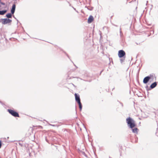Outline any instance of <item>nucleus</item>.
Instances as JSON below:
<instances>
[{"mask_svg":"<svg viewBox=\"0 0 158 158\" xmlns=\"http://www.w3.org/2000/svg\"><path fill=\"white\" fill-rule=\"evenodd\" d=\"M118 55L119 58L126 57V53L123 50H121L118 51Z\"/></svg>","mask_w":158,"mask_h":158,"instance_id":"obj_4","label":"nucleus"},{"mask_svg":"<svg viewBox=\"0 0 158 158\" xmlns=\"http://www.w3.org/2000/svg\"><path fill=\"white\" fill-rule=\"evenodd\" d=\"M7 111L10 114L13 116L15 117H19V116L18 113L17 112L15 111L14 110L10 109H7Z\"/></svg>","mask_w":158,"mask_h":158,"instance_id":"obj_2","label":"nucleus"},{"mask_svg":"<svg viewBox=\"0 0 158 158\" xmlns=\"http://www.w3.org/2000/svg\"><path fill=\"white\" fill-rule=\"evenodd\" d=\"M7 11L6 10H0V15H4Z\"/></svg>","mask_w":158,"mask_h":158,"instance_id":"obj_11","label":"nucleus"},{"mask_svg":"<svg viewBox=\"0 0 158 158\" xmlns=\"http://www.w3.org/2000/svg\"><path fill=\"white\" fill-rule=\"evenodd\" d=\"M132 131L134 133L137 134L139 131V129L136 127L135 128H131Z\"/></svg>","mask_w":158,"mask_h":158,"instance_id":"obj_10","label":"nucleus"},{"mask_svg":"<svg viewBox=\"0 0 158 158\" xmlns=\"http://www.w3.org/2000/svg\"><path fill=\"white\" fill-rule=\"evenodd\" d=\"M2 145V141L1 140H0V148H1Z\"/></svg>","mask_w":158,"mask_h":158,"instance_id":"obj_20","label":"nucleus"},{"mask_svg":"<svg viewBox=\"0 0 158 158\" xmlns=\"http://www.w3.org/2000/svg\"><path fill=\"white\" fill-rule=\"evenodd\" d=\"M145 88H146V89L147 91H148V90H150L151 89L150 88V87H148V85H147L145 87Z\"/></svg>","mask_w":158,"mask_h":158,"instance_id":"obj_15","label":"nucleus"},{"mask_svg":"<svg viewBox=\"0 0 158 158\" xmlns=\"http://www.w3.org/2000/svg\"><path fill=\"white\" fill-rule=\"evenodd\" d=\"M120 36H121V35H122V32L121 31V28H120Z\"/></svg>","mask_w":158,"mask_h":158,"instance_id":"obj_19","label":"nucleus"},{"mask_svg":"<svg viewBox=\"0 0 158 158\" xmlns=\"http://www.w3.org/2000/svg\"><path fill=\"white\" fill-rule=\"evenodd\" d=\"M151 79L152 80L154 79L153 75L152 74H151L149 76L145 77L143 79V82L145 84H146Z\"/></svg>","mask_w":158,"mask_h":158,"instance_id":"obj_3","label":"nucleus"},{"mask_svg":"<svg viewBox=\"0 0 158 158\" xmlns=\"http://www.w3.org/2000/svg\"><path fill=\"white\" fill-rule=\"evenodd\" d=\"M12 14L11 13H8L6 15V16L7 18V19L11 18L12 16Z\"/></svg>","mask_w":158,"mask_h":158,"instance_id":"obj_12","label":"nucleus"},{"mask_svg":"<svg viewBox=\"0 0 158 158\" xmlns=\"http://www.w3.org/2000/svg\"><path fill=\"white\" fill-rule=\"evenodd\" d=\"M121 106H123V103H121Z\"/></svg>","mask_w":158,"mask_h":158,"instance_id":"obj_26","label":"nucleus"},{"mask_svg":"<svg viewBox=\"0 0 158 158\" xmlns=\"http://www.w3.org/2000/svg\"><path fill=\"white\" fill-rule=\"evenodd\" d=\"M73 9L77 13H78V12L77 10H76V9L75 8H74V7H73Z\"/></svg>","mask_w":158,"mask_h":158,"instance_id":"obj_22","label":"nucleus"},{"mask_svg":"<svg viewBox=\"0 0 158 158\" xmlns=\"http://www.w3.org/2000/svg\"><path fill=\"white\" fill-rule=\"evenodd\" d=\"M0 3L1 4V5H5V3L4 2H1V1H0Z\"/></svg>","mask_w":158,"mask_h":158,"instance_id":"obj_16","label":"nucleus"},{"mask_svg":"<svg viewBox=\"0 0 158 158\" xmlns=\"http://www.w3.org/2000/svg\"><path fill=\"white\" fill-rule=\"evenodd\" d=\"M137 142V139L135 140V142Z\"/></svg>","mask_w":158,"mask_h":158,"instance_id":"obj_29","label":"nucleus"},{"mask_svg":"<svg viewBox=\"0 0 158 158\" xmlns=\"http://www.w3.org/2000/svg\"><path fill=\"white\" fill-rule=\"evenodd\" d=\"M48 125H50V126H53V127H55V126H56V125H53V124H51L50 123H49L48 124Z\"/></svg>","mask_w":158,"mask_h":158,"instance_id":"obj_18","label":"nucleus"},{"mask_svg":"<svg viewBox=\"0 0 158 158\" xmlns=\"http://www.w3.org/2000/svg\"><path fill=\"white\" fill-rule=\"evenodd\" d=\"M103 70H102L101 72H100V74L102 72Z\"/></svg>","mask_w":158,"mask_h":158,"instance_id":"obj_30","label":"nucleus"},{"mask_svg":"<svg viewBox=\"0 0 158 158\" xmlns=\"http://www.w3.org/2000/svg\"><path fill=\"white\" fill-rule=\"evenodd\" d=\"M122 59H120V61L121 64H122L123 62H124L125 60V57H123L122 58Z\"/></svg>","mask_w":158,"mask_h":158,"instance_id":"obj_14","label":"nucleus"},{"mask_svg":"<svg viewBox=\"0 0 158 158\" xmlns=\"http://www.w3.org/2000/svg\"><path fill=\"white\" fill-rule=\"evenodd\" d=\"M1 4L0 3V10H1L2 9V8L1 7Z\"/></svg>","mask_w":158,"mask_h":158,"instance_id":"obj_23","label":"nucleus"},{"mask_svg":"<svg viewBox=\"0 0 158 158\" xmlns=\"http://www.w3.org/2000/svg\"><path fill=\"white\" fill-rule=\"evenodd\" d=\"M1 20L2 21V23L3 24H6L12 22L11 19L7 18L1 19Z\"/></svg>","mask_w":158,"mask_h":158,"instance_id":"obj_5","label":"nucleus"},{"mask_svg":"<svg viewBox=\"0 0 158 158\" xmlns=\"http://www.w3.org/2000/svg\"><path fill=\"white\" fill-rule=\"evenodd\" d=\"M46 140L47 142H48V140L46 138Z\"/></svg>","mask_w":158,"mask_h":158,"instance_id":"obj_27","label":"nucleus"},{"mask_svg":"<svg viewBox=\"0 0 158 158\" xmlns=\"http://www.w3.org/2000/svg\"><path fill=\"white\" fill-rule=\"evenodd\" d=\"M13 17H14V18H15V19L17 21V23H18V22H19V21H18V20L17 19L15 18V16H14V15H13Z\"/></svg>","mask_w":158,"mask_h":158,"instance_id":"obj_21","label":"nucleus"},{"mask_svg":"<svg viewBox=\"0 0 158 158\" xmlns=\"http://www.w3.org/2000/svg\"><path fill=\"white\" fill-rule=\"evenodd\" d=\"M136 44H137V45H138V43H136Z\"/></svg>","mask_w":158,"mask_h":158,"instance_id":"obj_32","label":"nucleus"},{"mask_svg":"<svg viewBox=\"0 0 158 158\" xmlns=\"http://www.w3.org/2000/svg\"><path fill=\"white\" fill-rule=\"evenodd\" d=\"M0 103L1 104H3L2 103V102H1V101H0Z\"/></svg>","mask_w":158,"mask_h":158,"instance_id":"obj_25","label":"nucleus"},{"mask_svg":"<svg viewBox=\"0 0 158 158\" xmlns=\"http://www.w3.org/2000/svg\"><path fill=\"white\" fill-rule=\"evenodd\" d=\"M79 106V108L80 109V110L81 111L82 110V105L81 102H77Z\"/></svg>","mask_w":158,"mask_h":158,"instance_id":"obj_13","label":"nucleus"},{"mask_svg":"<svg viewBox=\"0 0 158 158\" xmlns=\"http://www.w3.org/2000/svg\"><path fill=\"white\" fill-rule=\"evenodd\" d=\"M109 158H111L110 156H109Z\"/></svg>","mask_w":158,"mask_h":158,"instance_id":"obj_31","label":"nucleus"},{"mask_svg":"<svg viewBox=\"0 0 158 158\" xmlns=\"http://www.w3.org/2000/svg\"><path fill=\"white\" fill-rule=\"evenodd\" d=\"M126 122L128 126L131 128H133L135 126V124L134 120L130 117L127 118Z\"/></svg>","mask_w":158,"mask_h":158,"instance_id":"obj_1","label":"nucleus"},{"mask_svg":"<svg viewBox=\"0 0 158 158\" xmlns=\"http://www.w3.org/2000/svg\"><path fill=\"white\" fill-rule=\"evenodd\" d=\"M94 20V18L92 15H90L88 19V23H91Z\"/></svg>","mask_w":158,"mask_h":158,"instance_id":"obj_8","label":"nucleus"},{"mask_svg":"<svg viewBox=\"0 0 158 158\" xmlns=\"http://www.w3.org/2000/svg\"><path fill=\"white\" fill-rule=\"evenodd\" d=\"M157 85V83L156 82H155L151 84L150 86V88L152 89L154 88Z\"/></svg>","mask_w":158,"mask_h":158,"instance_id":"obj_9","label":"nucleus"},{"mask_svg":"<svg viewBox=\"0 0 158 158\" xmlns=\"http://www.w3.org/2000/svg\"><path fill=\"white\" fill-rule=\"evenodd\" d=\"M72 62H73V64L76 67V68H77V67L76 66V65L73 63V61H72Z\"/></svg>","mask_w":158,"mask_h":158,"instance_id":"obj_24","label":"nucleus"},{"mask_svg":"<svg viewBox=\"0 0 158 158\" xmlns=\"http://www.w3.org/2000/svg\"><path fill=\"white\" fill-rule=\"evenodd\" d=\"M67 56L69 58V56L67 54Z\"/></svg>","mask_w":158,"mask_h":158,"instance_id":"obj_28","label":"nucleus"},{"mask_svg":"<svg viewBox=\"0 0 158 158\" xmlns=\"http://www.w3.org/2000/svg\"><path fill=\"white\" fill-rule=\"evenodd\" d=\"M87 9L89 10H93V7H91L90 8H87Z\"/></svg>","mask_w":158,"mask_h":158,"instance_id":"obj_17","label":"nucleus"},{"mask_svg":"<svg viewBox=\"0 0 158 158\" xmlns=\"http://www.w3.org/2000/svg\"><path fill=\"white\" fill-rule=\"evenodd\" d=\"M15 8L16 5L15 4H14L12 5L11 7V8L10 11L11 13L12 14H13L14 13L15 11Z\"/></svg>","mask_w":158,"mask_h":158,"instance_id":"obj_7","label":"nucleus"},{"mask_svg":"<svg viewBox=\"0 0 158 158\" xmlns=\"http://www.w3.org/2000/svg\"><path fill=\"white\" fill-rule=\"evenodd\" d=\"M74 95L75 96L76 101L77 102H81L79 95L76 93H75V94H74Z\"/></svg>","mask_w":158,"mask_h":158,"instance_id":"obj_6","label":"nucleus"}]
</instances>
